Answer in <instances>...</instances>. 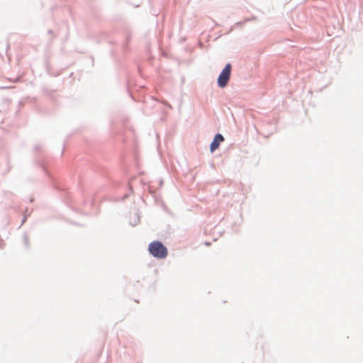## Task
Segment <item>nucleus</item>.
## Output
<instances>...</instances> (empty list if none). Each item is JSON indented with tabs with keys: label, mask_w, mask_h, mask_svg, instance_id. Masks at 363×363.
<instances>
[{
	"label": "nucleus",
	"mask_w": 363,
	"mask_h": 363,
	"mask_svg": "<svg viewBox=\"0 0 363 363\" xmlns=\"http://www.w3.org/2000/svg\"><path fill=\"white\" fill-rule=\"evenodd\" d=\"M149 252L157 259H164L167 256L168 250L167 247L159 241H154L149 244Z\"/></svg>",
	"instance_id": "f257e3e1"
},
{
	"label": "nucleus",
	"mask_w": 363,
	"mask_h": 363,
	"mask_svg": "<svg viewBox=\"0 0 363 363\" xmlns=\"http://www.w3.org/2000/svg\"><path fill=\"white\" fill-rule=\"evenodd\" d=\"M231 73V65L227 64L218 78V84L220 87H225L230 79Z\"/></svg>",
	"instance_id": "f03ea898"
},
{
	"label": "nucleus",
	"mask_w": 363,
	"mask_h": 363,
	"mask_svg": "<svg viewBox=\"0 0 363 363\" xmlns=\"http://www.w3.org/2000/svg\"><path fill=\"white\" fill-rule=\"evenodd\" d=\"M223 140H224V138L223 137L222 135H220L219 133L216 135V136L214 137L213 140L212 141L211 146H210L211 152H213L216 149H218L220 145V143L221 142H223Z\"/></svg>",
	"instance_id": "7ed1b4c3"
}]
</instances>
